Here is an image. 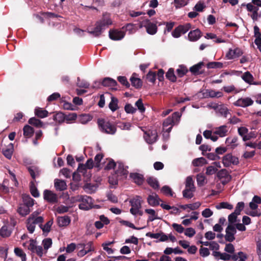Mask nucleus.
I'll use <instances>...</instances> for the list:
<instances>
[{"instance_id": "obj_1", "label": "nucleus", "mask_w": 261, "mask_h": 261, "mask_svg": "<svg viewBox=\"0 0 261 261\" xmlns=\"http://www.w3.org/2000/svg\"><path fill=\"white\" fill-rule=\"evenodd\" d=\"M112 21L110 18V15L106 13L103 15L102 18L98 21L95 24V28L93 31H89V33L95 37L99 36L102 31L112 24Z\"/></svg>"}, {"instance_id": "obj_2", "label": "nucleus", "mask_w": 261, "mask_h": 261, "mask_svg": "<svg viewBox=\"0 0 261 261\" xmlns=\"http://www.w3.org/2000/svg\"><path fill=\"white\" fill-rule=\"evenodd\" d=\"M39 214V212L38 211L33 212L26 221V227L30 233L34 232L36 225L41 227V224L43 222V217L38 216Z\"/></svg>"}, {"instance_id": "obj_3", "label": "nucleus", "mask_w": 261, "mask_h": 261, "mask_svg": "<svg viewBox=\"0 0 261 261\" xmlns=\"http://www.w3.org/2000/svg\"><path fill=\"white\" fill-rule=\"evenodd\" d=\"M97 123L100 131L102 133L110 135L115 134L117 130L116 126L109 121L101 119L98 120Z\"/></svg>"}, {"instance_id": "obj_4", "label": "nucleus", "mask_w": 261, "mask_h": 261, "mask_svg": "<svg viewBox=\"0 0 261 261\" xmlns=\"http://www.w3.org/2000/svg\"><path fill=\"white\" fill-rule=\"evenodd\" d=\"M76 200L81 201L79 207L81 210H88L93 207V200L91 197L85 195L79 196Z\"/></svg>"}, {"instance_id": "obj_5", "label": "nucleus", "mask_w": 261, "mask_h": 261, "mask_svg": "<svg viewBox=\"0 0 261 261\" xmlns=\"http://www.w3.org/2000/svg\"><path fill=\"white\" fill-rule=\"evenodd\" d=\"M181 114L179 112H176L172 114L171 116H169L163 122V129L165 130L166 128L170 126H173V125L177 124L180 120Z\"/></svg>"}, {"instance_id": "obj_6", "label": "nucleus", "mask_w": 261, "mask_h": 261, "mask_svg": "<svg viewBox=\"0 0 261 261\" xmlns=\"http://www.w3.org/2000/svg\"><path fill=\"white\" fill-rule=\"evenodd\" d=\"M142 199L140 196L136 195L129 200V203L132 206L130 209V213L132 214H135L138 212V209H141Z\"/></svg>"}, {"instance_id": "obj_7", "label": "nucleus", "mask_w": 261, "mask_h": 261, "mask_svg": "<svg viewBox=\"0 0 261 261\" xmlns=\"http://www.w3.org/2000/svg\"><path fill=\"white\" fill-rule=\"evenodd\" d=\"M222 163L224 167H227L233 165H236L239 164V159L238 158L228 153L223 157Z\"/></svg>"}, {"instance_id": "obj_8", "label": "nucleus", "mask_w": 261, "mask_h": 261, "mask_svg": "<svg viewBox=\"0 0 261 261\" xmlns=\"http://www.w3.org/2000/svg\"><path fill=\"white\" fill-rule=\"evenodd\" d=\"M225 232V238L227 241L231 242L234 240V234L236 233L237 230L233 225L228 224L226 228Z\"/></svg>"}, {"instance_id": "obj_9", "label": "nucleus", "mask_w": 261, "mask_h": 261, "mask_svg": "<svg viewBox=\"0 0 261 261\" xmlns=\"http://www.w3.org/2000/svg\"><path fill=\"white\" fill-rule=\"evenodd\" d=\"M253 104V100L249 97H241L233 103L236 107L246 108Z\"/></svg>"}, {"instance_id": "obj_10", "label": "nucleus", "mask_w": 261, "mask_h": 261, "mask_svg": "<svg viewBox=\"0 0 261 261\" xmlns=\"http://www.w3.org/2000/svg\"><path fill=\"white\" fill-rule=\"evenodd\" d=\"M228 131L229 127L226 125H221L213 129L214 135L221 138L226 136Z\"/></svg>"}, {"instance_id": "obj_11", "label": "nucleus", "mask_w": 261, "mask_h": 261, "mask_svg": "<svg viewBox=\"0 0 261 261\" xmlns=\"http://www.w3.org/2000/svg\"><path fill=\"white\" fill-rule=\"evenodd\" d=\"M43 197L44 200L48 202L55 203L58 202V197L57 195L48 190H45L43 192Z\"/></svg>"}, {"instance_id": "obj_12", "label": "nucleus", "mask_w": 261, "mask_h": 261, "mask_svg": "<svg viewBox=\"0 0 261 261\" xmlns=\"http://www.w3.org/2000/svg\"><path fill=\"white\" fill-rule=\"evenodd\" d=\"M144 138L149 144L155 142L158 138V133L156 130H149L145 133Z\"/></svg>"}, {"instance_id": "obj_13", "label": "nucleus", "mask_w": 261, "mask_h": 261, "mask_svg": "<svg viewBox=\"0 0 261 261\" xmlns=\"http://www.w3.org/2000/svg\"><path fill=\"white\" fill-rule=\"evenodd\" d=\"M125 33L121 30H111L109 31V37L113 40H120L125 36Z\"/></svg>"}, {"instance_id": "obj_14", "label": "nucleus", "mask_w": 261, "mask_h": 261, "mask_svg": "<svg viewBox=\"0 0 261 261\" xmlns=\"http://www.w3.org/2000/svg\"><path fill=\"white\" fill-rule=\"evenodd\" d=\"M210 107H212L217 111L218 113L220 114L221 116L224 118H226L229 114H230L229 110L228 108L224 105H215L214 106L210 105L208 106Z\"/></svg>"}, {"instance_id": "obj_15", "label": "nucleus", "mask_w": 261, "mask_h": 261, "mask_svg": "<svg viewBox=\"0 0 261 261\" xmlns=\"http://www.w3.org/2000/svg\"><path fill=\"white\" fill-rule=\"evenodd\" d=\"M116 168L117 170L115 172V174H116L117 176H124L125 177L127 176L128 173L127 170L128 167H125L122 163L117 162Z\"/></svg>"}, {"instance_id": "obj_16", "label": "nucleus", "mask_w": 261, "mask_h": 261, "mask_svg": "<svg viewBox=\"0 0 261 261\" xmlns=\"http://www.w3.org/2000/svg\"><path fill=\"white\" fill-rule=\"evenodd\" d=\"M147 201L148 204L151 206L159 205L160 202L162 201L159 196L155 193L149 195L147 197Z\"/></svg>"}, {"instance_id": "obj_17", "label": "nucleus", "mask_w": 261, "mask_h": 261, "mask_svg": "<svg viewBox=\"0 0 261 261\" xmlns=\"http://www.w3.org/2000/svg\"><path fill=\"white\" fill-rule=\"evenodd\" d=\"M243 54L242 50L239 48H236L234 49H229L226 55V57L228 60L233 59L239 57Z\"/></svg>"}, {"instance_id": "obj_18", "label": "nucleus", "mask_w": 261, "mask_h": 261, "mask_svg": "<svg viewBox=\"0 0 261 261\" xmlns=\"http://www.w3.org/2000/svg\"><path fill=\"white\" fill-rule=\"evenodd\" d=\"M146 30L147 33L149 35H153L155 34L158 31L156 24L148 19V22L146 23Z\"/></svg>"}, {"instance_id": "obj_19", "label": "nucleus", "mask_w": 261, "mask_h": 261, "mask_svg": "<svg viewBox=\"0 0 261 261\" xmlns=\"http://www.w3.org/2000/svg\"><path fill=\"white\" fill-rule=\"evenodd\" d=\"M201 37V32L199 29L190 31L188 35V39L190 41H196Z\"/></svg>"}, {"instance_id": "obj_20", "label": "nucleus", "mask_w": 261, "mask_h": 261, "mask_svg": "<svg viewBox=\"0 0 261 261\" xmlns=\"http://www.w3.org/2000/svg\"><path fill=\"white\" fill-rule=\"evenodd\" d=\"M14 151V146L12 143H10L8 146L3 149L2 152L4 155L8 159H11Z\"/></svg>"}, {"instance_id": "obj_21", "label": "nucleus", "mask_w": 261, "mask_h": 261, "mask_svg": "<svg viewBox=\"0 0 261 261\" xmlns=\"http://www.w3.org/2000/svg\"><path fill=\"white\" fill-rule=\"evenodd\" d=\"M81 248H84L86 249L87 253L91 251H94V247L92 242H89L87 244L80 243L77 245V249H80Z\"/></svg>"}, {"instance_id": "obj_22", "label": "nucleus", "mask_w": 261, "mask_h": 261, "mask_svg": "<svg viewBox=\"0 0 261 261\" xmlns=\"http://www.w3.org/2000/svg\"><path fill=\"white\" fill-rule=\"evenodd\" d=\"M213 255L217 259L228 260L231 259V255L226 253H221L219 251H213Z\"/></svg>"}, {"instance_id": "obj_23", "label": "nucleus", "mask_w": 261, "mask_h": 261, "mask_svg": "<svg viewBox=\"0 0 261 261\" xmlns=\"http://www.w3.org/2000/svg\"><path fill=\"white\" fill-rule=\"evenodd\" d=\"M145 212L149 215L147 222H152L155 220L159 219L158 216V214L153 209L146 208L145 210Z\"/></svg>"}, {"instance_id": "obj_24", "label": "nucleus", "mask_w": 261, "mask_h": 261, "mask_svg": "<svg viewBox=\"0 0 261 261\" xmlns=\"http://www.w3.org/2000/svg\"><path fill=\"white\" fill-rule=\"evenodd\" d=\"M261 203V198L258 196H254L252 201L249 203V207L252 210H255L258 207V204Z\"/></svg>"}, {"instance_id": "obj_25", "label": "nucleus", "mask_w": 261, "mask_h": 261, "mask_svg": "<svg viewBox=\"0 0 261 261\" xmlns=\"http://www.w3.org/2000/svg\"><path fill=\"white\" fill-rule=\"evenodd\" d=\"M132 85L136 88H140L142 85L141 80L137 76L136 73H134L130 79Z\"/></svg>"}, {"instance_id": "obj_26", "label": "nucleus", "mask_w": 261, "mask_h": 261, "mask_svg": "<svg viewBox=\"0 0 261 261\" xmlns=\"http://www.w3.org/2000/svg\"><path fill=\"white\" fill-rule=\"evenodd\" d=\"M130 177L133 179V181L138 185H142L144 181L143 176L139 173H131Z\"/></svg>"}, {"instance_id": "obj_27", "label": "nucleus", "mask_w": 261, "mask_h": 261, "mask_svg": "<svg viewBox=\"0 0 261 261\" xmlns=\"http://www.w3.org/2000/svg\"><path fill=\"white\" fill-rule=\"evenodd\" d=\"M256 244V252L260 261H261V234L258 233L255 238Z\"/></svg>"}, {"instance_id": "obj_28", "label": "nucleus", "mask_w": 261, "mask_h": 261, "mask_svg": "<svg viewBox=\"0 0 261 261\" xmlns=\"http://www.w3.org/2000/svg\"><path fill=\"white\" fill-rule=\"evenodd\" d=\"M55 187L57 190L61 191L66 189L67 185L64 180L57 179L55 180Z\"/></svg>"}, {"instance_id": "obj_29", "label": "nucleus", "mask_w": 261, "mask_h": 261, "mask_svg": "<svg viewBox=\"0 0 261 261\" xmlns=\"http://www.w3.org/2000/svg\"><path fill=\"white\" fill-rule=\"evenodd\" d=\"M70 222V219L68 216L59 217L58 218V223L59 226H67Z\"/></svg>"}, {"instance_id": "obj_30", "label": "nucleus", "mask_w": 261, "mask_h": 261, "mask_svg": "<svg viewBox=\"0 0 261 261\" xmlns=\"http://www.w3.org/2000/svg\"><path fill=\"white\" fill-rule=\"evenodd\" d=\"M102 85L106 87L113 88L116 86L117 82L115 80L111 78L106 77L102 81Z\"/></svg>"}, {"instance_id": "obj_31", "label": "nucleus", "mask_w": 261, "mask_h": 261, "mask_svg": "<svg viewBox=\"0 0 261 261\" xmlns=\"http://www.w3.org/2000/svg\"><path fill=\"white\" fill-rule=\"evenodd\" d=\"M48 112L46 110H43L42 108L37 107L35 109V115L39 118H45L48 116Z\"/></svg>"}, {"instance_id": "obj_32", "label": "nucleus", "mask_w": 261, "mask_h": 261, "mask_svg": "<svg viewBox=\"0 0 261 261\" xmlns=\"http://www.w3.org/2000/svg\"><path fill=\"white\" fill-rule=\"evenodd\" d=\"M201 205V203L200 202H196L193 203L187 204L185 205H182L180 206V207L184 210H186V208H189L191 210H195L198 209L200 206Z\"/></svg>"}, {"instance_id": "obj_33", "label": "nucleus", "mask_w": 261, "mask_h": 261, "mask_svg": "<svg viewBox=\"0 0 261 261\" xmlns=\"http://www.w3.org/2000/svg\"><path fill=\"white\" fill-rule=\"evenodd\" d=\"M11 233V229L6 225L3 226L0 229V235L3 238L9 237Z\"/></svg>"}, {"instance_id": "obj_34", "label": "nucleus", "mask_w": 261, "mask_h": 261, "mask_svg": "<svg viewBox=\"0 0 261 261\" xmlns=\"http://www.w3.org/2000/svg\"><path fill=\"white\" fill-rule=\"evenodd\" d=\"M239 134L243 137L244 141L248 140L250 139V137L246 135L248 132V129L245 127H240L238 128Z\"/></svg>"}, {"instance_id": "obj_35", "label": "nucleus", "mask_w": 261, "mask_h": 261, "mask_svg": "<svg viewBox=\"0 0 261 261\" xmlns=\"http://www.w3.org/2000/svg\"><path fill=\"white\" fill-rule=\"evenodd\" d=\"M15 254L21 258V261H26L27 260V255L26 254L23 252V251L18 247H16L14 250Z\"/></svg>"}, {"instance_id": "obj_36", "label": "nucleus", "mask_w": 261, "mask_h": 261, "mask_svg": "<svg viewBox=\"0 0 261 261\" xmlns=\"http://www.w3.org/2000/svg\"><path fill=\"white\" fill-rule=\"evenodd\" d=\"M238 137H228L226 139L225 143L228 145H230L231 148H235L237 146L238 144Z\"/></svg>"}, {"instance_id": "obj_37", "label": "nucleus", "mask_w": 261, "mask_h": 261, "mask_svg": "<svg viewBox=\"0 0 261 261\" xmlns=\"http://www.w3.org/2000/svg\"><path fill=\"white\" fill-rule=\"evenodd\" d=\"M23 135L27 138L31 137L34 134V128L29 125H26L24 126L23 129Z\"/></svg>"}, {"instance_id": "obj_38", "label": "nucleus", "mask_w": 261, "mask_h": 261, "mask_svg": "<svg viewBox=\"0 0 261 261\" xmlns=\"http://www.w3.org/2000/svg\"><path fill=\"white\" fill-rule=\"evenodd\" d=\"M207 163L206 160L202 157L195 159L192 161V164L195 167L202 166Z\"/></svg>"}, {"instance_id": "obj_39", "label": "nucleus", "mask_w": 261, "mask_h": 261, "mask_svg": "<svg viewBox=\"0 0 261 261\" xmlns=\"http://www.w3.org/2000/svg\"><path fill=\"white\" fill-rule=\"evenodd\" d=\"M18 213L22 216H25L30 212V209L27 205H21L17 210Z\"/></svg>"}, {"instance_id": "obj_40", "label": "nucleus", "mask_w": 261, "mask_h": 261, "mask_svg": "<svg viewBox=\"0 0 261 261\" xmlns=\"http://www.w3.org/2000/svg\"><path fill=\"white\" fill-rule=\"evenodd\" d=\"M203 136L206 139H211L213 141H216L218 138L214 135L213 131L206 130L203 132Z\"/></svg>"}, {"instance_id": "obj_41", "label": "nucleus", "mask_w": 261, "mask_h": 261, "mask_svg": "<svg viewBox=\"0 0 261 261\" xmlns=\"http://www.w3.org/2000/svg\"><path fill=\"white\" fill-rule=\"evenodd\" d=\"M23 201L24 205H27L29 208L34 204V200L29 195H25L23 197Z\"/></svg>"}, {"instance_id": "obj_42", "label": "nucleus", "mask_w": 261, "mask_h": 261, "mask_svg": "<svg viewBox=\"0 0 261 261\" xmlns=\"http://www.w3.org/2000/svg\"><path fill=\"white\" fill-rule=\"evenodd\" d=\"M109 108L114 112L118 109V99L114 96L111 97V101L109 105Z\"/></svg>"}, {"instance_id": "obj_43", "label": "nucleus", "mask_w": 261, "mask_h": 261, "mask_svg": "<svg viewBox=\"0 0 261 261\" xmlns=\"http://www.w3.org/2000/svg\"><path fill=\"white\" fill-rule=\"evenodd\" d=\"M29 123L37 127H42L43 126V122L35 117L31 118L29 120Z\"/></svg>"}, {"instance_id": "obj_44", "label": "nucleus", "mask_w": 261, "mask_h": 261, "mask_svg": "<svg viewBox=\"0 0 261 261\" xmlns=\"http://www.w3.org/2000/svg\"><path fill=\"white\" fill-rule=\"evenodd\" d=\"M147 181L148 184L153 189H158L159 187V184L155 178L150 177L147 178Z\"/></svg>"}, {"instance_id": "obj_45", "label": "nucleus", "mask_w": 261, "mask_h": 261, "mask_svg": "<svg viewBox=\"0 0 261 261\" xmlns=\"http://www.w3.org/2000/svg\"><path fill=\"white\" fill-rule=\"evenodd\" d=\"M206 94L208 96L211 97H221L223 96V93L220 91H216L214 90H207L206 91Z\"/></svg>"}, {"instance_id": "obj_46", "label": "nucleus", "mask_w": 261, "mask_h": 261, "mask_svg": "<svg viewBox=\"0 0 261 261\" xmlns=\"http://www.w3.org/2000/svg\"><path fill=\"white\" fill-rule=\"evenodd\" d=\"M204 64L202 62H199L197 64H195L190 67V71L194 74L198 73L199 70L201 68L202 66H203Z\"/></svg>"}, {"instance_id": "obj_47", "label": "nucleus", "mask_w": 261, "mask_h": 261, "mask_svg": "<svg viewBox=\"0 0 261 261\" xmlns=\"http://www.w3.org/2000/svg\"><path fill=\"white\" fill-rule=\"evenodd\" d=\"M216 208L217 210H220L222 208L232 210L233 208V205L227 202H222L216 205Z\"/></svg>"}, {"instance_id": "obj_48", "label": "nucleus", "mask_w": 261, "mask_h": 261, "mask_svg": "<svg viewBox=\"0 0 261 261\" xmlns=\"http://www.w3.org/2000/svg\"><path fill=\"white\" fill-rule=\"evenodd\" d=\"M65 118V115L62 112H58L54 116V120L60 123L63 122Z\"/></svg>"}, {"instance_id": "obj_49", "label": "nucleus", "mask_w": 261, "mask_h": 261, "mask_svg": "<svg viewBox=\"0 0 261 261\" xmlns=\"http://www.w3.org/2000/svg\"><path fill=\"white\" fill-rule=\"evenodd\" d=\"M195 190H193L192 189H185V190L182 191V194L184 197L188 199H190L194 196L193 193L195 192Z\"/></svg>"}, {"instance_id": "obj_50", "label": "nucleus", "mask_w": 261, "mask_h": 261, "mask_svg": "<svg viewBox=\"0 0 261 261\" xmlns=\"http://www.w3.org/2000/svg\"><path fill=\"white\" fill-rule=\"evenodd\" d=\"M242 77L245 82L249 84H252L253 80L252 75L249 71L245 72Z\"/></svg>"}, {"instance_id": "obj_51", "label": "nucleus", "mask_w": 261, "mask_h": 261, "mask_svg": "<svg viewBox=\"0 0 261 261\" xmlns=\"http://www.w3.org/2000/svg\"><path fill=\"white\" fill-rule=\"evenodd\" d=\"M197 182L199 186H202L206 183L205 176L201 173H199L197 175Z\"/></svg>"}, {"instance_id": "obj_52", "label": "nucleus", "mask_w": 261, "mask_h": 261, "mask_svg": "<svg viewBox=\"0 0 261 261\" xmlns=\"http://www.w3.org/2000/svg\"><path fill=\"white\" fill-rule=\"evenodd\" d=\"M53 220H50L48 221L47 222H46V224H44V225H43L42 223L41 227H40V228L42 230L43 232L48 233V232H49L50 230V227L53 225Z\"/></svg>"}, {"instance_id": "obj_53", "label": "nucleus", "mask_w": 261, "mask_h": 261, "mask_svg": "<svg viewBox=\"0 0 261 261\" xmlns=\"http://www.w3.org/2000/svg\"><path fill=\"white\" fill-rule=\"evenodd\" d=\"M185 188L186 189H192L193 190H195V187L194 185V181L192 177L188 176L187 177L185 183Z\"/></svg>"}, {"instance_id": "obj_54", "label": "nucleus", "mask_w": 261, "mask_h": 261, "mask_svg": "<svg viewBox=\"0 0 261 261\" xmlns=\"http://www.w3.org/2000/svg\"><path fill=\"white\" fill-rule=\"evenodd\" d=\"M242 6H245L247 10L250 12H253L255 11H258L259 8L254 6L252 3H249L247 4H242Z\"/></svg>"}, {"instance_id": "obj_55", "label": "nucleus", "mask_w": 261, "mask_h": 261, "mask_svg": "<svg viewBox=\"0 0 261 261\" xmlns=\"http://www.w3.org/2000/svg\"><path fill=\"white\" fill-rule=\"evenodd\" d=\"M189 0H174L175 7L176 9L183 7L188 4Z\"/></svg>"}, {"instance_id": "obj_56", "label": "nucleus", "mask_w": 261, "mask_h": 261, "mask_svg": "<svg viewBox=\"0 0 261 261\" xmlns=\"http://www.w3.org/2000/svg\"><path fill=\"white\" fill-rule=\"evenodd\" d=\"M188 72L187 68L182 65H180L176 70V73L178 76L182 77Z\"/></svg>"}, {"instance_id": "obj_57", "label": "nucleus", "mask_w": 261, "mask_h": 261, "mask_svg": "<svg viewBox=\"0 0 261 261\" xmlns=\"http://www.w3.org/2000/svg\"><path fill=\"white\" fill-rule=\"evenodd\" d=\"M223 67V63L219 62H212L207 64L208 68H221Z\"/></svg>"}, {"instance_id": "obj_58", "label": "nucleus", "mask_w": 261, "mask_h": 261, "mask_svg": "<svg viewBox=\"0 0 261 261\" xmlns=\"http://www.w3.org/2000/svg\"><path fill=\"white\" fill-rule=\"evenodd\" d=\"M166 77L172 82H175L176 81V77L174 73V70L172 68H170L167 71L166 75Z\"/></svg>"}, {"instance_id": "obj_59", "label": "nucleus", "mask_w": 261, "mask_h": 261, "mask_svg": "<svg viewBox=\"0 0 261 261\" xmlns=\"http://www.w3.org/2000/svg\"><path fill=\"white\" fill-rule=\"evenodd\" d=\"M161 192L166 195L173 196V193L172 189L168 186H164L161 189Z\"/></svg>"}, {"instance_id": "obj_60", "label": "nucleus", "mask_w": 261, "mask_h": 261, "mask_svg": "<svg viewBox=\"0 0 261 261\" xmlns=\"http://www.w3.org/2000/svg\"><path fill=\"white\" fill-rule=\"evenodd\" d=\"M238 215H239V214L236 213L234 212L230 214L228 217V220L229 222L228 224L233 225V224L237 221Z\"/></svg>"}, {"instance_id": "obj_61", "label": "nucleus", "mask_w": 261, "mask_h": 261, "mask_svg": "<svg viewBox=\"0 0 261 261\" xmlns=\"http://www.w3.org/2000/svg\"><path fill=\"white\" fill-rule=\"evenodd\" d=\"M92 117L89 114H83L80 116V121L83 124H86L92 120Z\"/></svg>"}, {"instance_id": "obj_62", "label": "nucleus", "mask_w": 261, "mask_h": 261, "mask_svg": "<svg viewBox=\"0 0 261 261\" xmlns=\"http://www.w3.org/2000/svg\"><path fill=\"white\" fill-rule=\"evenodd\" d=\"M42 244L43 245L44 249L47 250L51 246L52 240L50 238L45 239L42 241Z\"/></svg>"}, {"instance_id": "obj_63", "label": "nucleus", "mask_w": 261, "mask_h": 261, "mask_svg": "<svg viewBox=\"0 0 261 261\" xmlns=\"http://www.w3.org/2000/svg\"><path fill=\"white\" fill-rule=\"evenodd\" d=\"M178 27L182 34H184L190 29L191 25L190 23H187L184 25H179Z\"/></svg>"}, {"instance_id": "obj_64", "label": "nucleus", "mask_w": 261, "mask_h": 261, "mask_svg": "<svg viewBox=\"0 0 261 261\" xmlns=\"http://www.w3.org/2000/svg\"><path fill=\"white\" fill-rule=\"evenodd\" d=\"M205 7L204 3L201 2H198L194 6L193 10L196 12H202Z\"/></svg>"}]
</instances>
